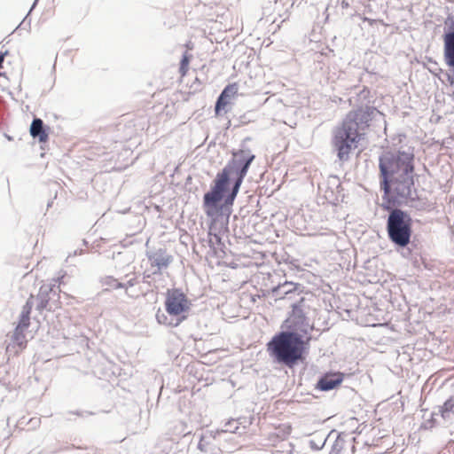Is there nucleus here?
<instances>
[{
    "mask_svg": "<svg viewBox=\"0 0 454 454\" xmlns=\"http://www.w3.org/2000/svg\"><path fill=\"white\" fill-rule=\"evenodd\" d=\"M374 108L365 106L352 110L333 132L332 145L340 161H348L358 148L370 126Z\"/></svg>",
    "mask_w": 454,
    "mask_h": 454,
    "instance_id": "nucleus-1",
    "label": "nucleus"
},
{
    "mask_svg": "<svg viewBox=\"0 0 454 454\" xmlns=\"http://www.w3.org/2000/svg\"><path fill=\"white\" fill-rule=\"evenodd\" d=\"M233 156L235 158L239 157V160H233L232 165L229 164L221 172H219L215 179V184L212 188V191L207 192L204 195V207H206V214L208 216L214 215L216 209V203L219 202L223 198V192L226 189L230 179V175L232 172L235 165H237L239 162V165H242V167L239 170V176L235 182L232 192L230 198L227 200V202L230 201V203H232L234 200L242 184V181L247 173L249 166L254 159V155L249 154L243 150L234 153Z\"/></svg>",
    "mask_w": 454,
    "mask_h": 454,
    "instance_id": "nucleus-2",
    "label": "nucleus"
},
{
    "mask_svg": "<svg viewBox=\"0 0 454 454\" xmlns=\"http://www.w3.org/2000/svg\"><path fill=\"white\" fill-rule=\"evenodd\" d=\"M305 341L294 332H280L267 344L269 354L278 363L293 366L303 359Z\"/></svg>",
    "mask_w": 454,
    "mask_h": 454,
    "instance_id": "nucleus-3",
    "label": "nucleus"
},
{
    "mask_svg": "<svg viewBox=\"0 0 454 454\" xmlns=\"http://www.w3.org/2000/svg\"><path fill=\"white\" fill-rule=\"evenodd\" d=\"M413 154L405 152H398L395 155L387 153L380 158V187L385 196L390 195L389 178L397 177L407 173H413Z\"/></svg>",
    "mask_w": 454,
    "mask_h": 454,
    "instance_id": "nucleus-4",
    "label": "nucleus"
},
{
    "mask_svg": "<svg viewBox=\"0 0 454 454\" xmlns=\"http://www.w3.org/2000/svg\"><path fill=\"white\" fill-rule=\"evenodd\" d=\"M164 304L168 316L158 310L156 319L159 324L176 327L186 319L191 302L181 290H168Z\"/></svg>",
    "mask_w": 454,
    "mask_h": 454,
    "instance_id": "nucleus-5",
    "label": "nucleus"
},
{
    "mask_svg": "<svg viewBox=\"0 0 454 454\" xmlns=\"http://www.w3.org/2000/svg\"><path fill=\"white\" fill-rule=\"evenodd\" d=\"M413 221L410 214L394 208L387 220V231L389 239L395 245L404 247L411 242Z\"/></svg>",
    "mask_w": 454,
    "mask_h": 454,
    "instance_id": "nucleus-6",
    "label": "nucleus"
},
{
    "mask_svg": "<svg viewBox=\"0 0 454 454\" xmlns=\"http://www.w3.org/2000/svg\"><path fill=\"white\" fill-rule=\"evenodd\" d=\"M413 173H407L397 177L389 178L390 192L395 194L394 200L407 199L411 196V188L414 185Z\"/></svg>",
    "mask_w": 454,
    "mask_h": 454,
    "instance_id": "nucleus-7",
    "label": "nucleus"
},
{
    "mask_svg": "<svg viewBox=\"0 0 454 454\" xmlns=\"http://www.w3.org/2000/svg\"><path fill=\"white\" fill-rule=\"evenodd\" d=\"M239 84L232 82L225 86L218 97L215 106V116H222L230 110V106L232 104V99L238 96Z\"/></svg>",
    "mask_w": 454,
    "mask_h": 454,
    "instance_id": "nucleus-8",
    "label": "nucleus"
},
{
    "mask_svg": "<svg viewBox=\"0 0 454 454\" xmlns=\"http://www.w3.org/2000/svg\"><path fill=\"white\" fill-rule=\"evenodd\" d=\"M150 264L153 268H156L153 273H160L161 269L167 268L172 261L171 255L168 254L163 249H159L148 256Z\"/></svg>",
    "mask_w": 454,
    "mask_h": 454,
    "instance_id": "nucleus-9",
    "label": "nucleus"
},
{
    "mask_svg": "<svg viewBox=\"0 0 454 454\" xmlns=\"http://www.w3.org/2000/svg\"><path fill=\"white\" fill-rule=\"evenodd\" d=\"M344 379L341 372H333L325 374L317 382V387L323 391L333 389L339 386Z\"/></svg>",
    "mask_w": 454,
    "mask_h": 454,
    "instance_id": "nucleus-10",
    "label": "nucleus"
},
{
    "mask_svg": "<svg viewBox=\"0 0 454 454\" xmlns=\"http://www.w3.org/2000/svg\"><path fill=\"white\" fill-rule=\"evenodd\" d=\"M25 332L26 331L15 328L12 335V344L7 346V351L13 350L14 355H19L27 348V340L26 339Z\"/></svg>",
    "mask_w": 454,
    "mask_h": 454,
    "instance_id": "nucleus-11",
    "label": "nucleus"
},
{
    "mask_svg": "<svg viewBox=\"0 0 454 454\" xmlns=\"http://www.w3.org/2000/svg\"><path fill=\"white\" fill-rule=\"evenodd\" d=\"M30 134L33 137H37L41 143H46L49 140V135L43 129V122L41 119H34L30 126Z\"/></svg>",
    "mask_w": 454,
    "mask_h": 454,
    "instance_id": "nucleus-12",
    "label": "nucleus"
},
{
    "mask_svg": "<svg viewBox=\"0 0 454 454\" xmlns=\"http://www.w3.org/2000/svg\"><path fill=\"white\" fill-rule=\"evenodd\" d=\"M32 310V302L27 301L24 305L19 323L16 328L26 331L30 325V313Z\"/></svg>",
    "mask_w": 454,
    "mask_h": 454,
    "instance_id": "nucleus-13",
    "label": "nucleus"
},
{
    "mask_svg": "<svg viewBox=\"0 0 454 454\" xmlns=\"http://www.w3.org/2000/svg\"><path fill=\"white\" fill-rule=\"evenodd\" d=\"M439 412L442 419L448 418L450 413L454 412V396H450L443 403L439 409Z\"/></svg>",
    "mask_w": 454,
    "mask_h": 454,
    "instance_id": "nucleus-14",
    "label": "nucleus"
},
{
    "mask_svg": "<svg viewBox=\"0 0 454 454\" xmlns=\"http://www.w3.org/2000/svg\"><path fill=\"white\" fill-rule=\"evenodd\" d=\"M191 57L192 56L187 52L183 55L179 67V74L181 78H184L188 73Z\"/></svg>",
    "mask_w": 454,
    "mask_h": 454,
    "instance_id": "nucleus-15",
    "label": "nucleus"
},
{
    "mask_svg": "<svg viewBox=\"0 0 454 454\" xmlns=\"http://www.w3.org/2000/svg\"><path fill=\"white\" fill-rule=\"evenodd\" d=\"M47 293L46 289H43L42 287L39 292V297L41 298V303L38 305L39 309H43L47 307L48 305V300L44 298V294Z\"/></svg>",
    "mask_w": 454,
    "mask_h": 454,
    "instance_id": "nucleus-16",
    "label": "nucleus"
},
{
    "mask_svg": "<svg viewBox=\"0 0 454 454\" xmlns=\"http://www.w3.org/2000/svg\"><path fill=\"white\" fill-rule=\"evenodd\" d=\"M7 51L2 52L0 51V68L2 67L3 62L4 60L5 56L7 55Z\"/></svg>",
    "mask_w": 454,
    "mask_h": 454,
    "instance_id": "nucleus-17",
    "label": "nucleus"
},
{
    "mask_svg": "<svg viewBox=\"0 0 454 454\" xmlns=\"http://www.w3.org/2000/svg\"><path fill=\"white\" fill-rule=\"evenodd\" d=\"M292 427L291 426H286V434H289L291 433Z\"/></svg>",
    "mask_w": 454,
    "mask_h": 454,
    "instance_id": "nucleus-18",
    "label": "nucleus"
},
{
    "mask_svg": "<svg viewBox=\"0 0 454 454\" xmlns=\"http://www.w3.org/2000/svg\"><path fill=\"white\" fill-rule=\"evenodd\" d=\"M238 429V427H235L234 430H231V429H226L225 431H230V432H232V433H236V430Z\"/></svg>",
    "mask_w": 454,
    "mask_h": 454,
    "instance_id": "nucleus-19",
    "label": "nucleus"
},
{
    "mask_svg": "<svg viewBox=\"0 0 454 454\" xmlns=\"http://www.w3.org/2000/svg\"><path fill=\"white\" fill-rule=\"evenodd\" d=\"M449 81H450V85H453V84H454V81H453L452 79H451V80H450V79H449Z\"/></svg>",
    "mask_w": 454,
    "mask_h": 454,
    "instance_id": "nucleus-20",
    "label": "nucleus"
}]
</instances>
